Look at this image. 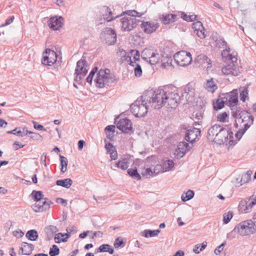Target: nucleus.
I'll return each mask as SVG.
<instances>
[{"label": "nucleus", "mask_w": 256, "mask_h": 256, "mask_svg": "<svg viewBox=\"0 0 256 256\" xmlns=\"http://www.w3.org/2000/svg\"><path fill=\"white\" fill-rule=\"evenodd\" d=\"M158 18L164 24L166 25L176 21L178 18L176 14H162L159 16Z\"/></svg>", "instance_id": "393cba45"}, {"label": "nucleus", "mask_w": 256, "mask_h": 256, "mask_svg": "<svg viewBox=\"0 0 256 256\" xmlns=\"http://www.w3.org/2000/svg\"><path fill=\"white\" fill-rule=\"evenodd\" d=\"M200 130L198 128H193L186 131L184 140L192 144L198 140V134L200 135Z\"/></svg>", "instance_id": "412c9836"}, {"label": "nucleus", "mask_w": 256, "mask_h": 256, "mask_svg": "<svg viewBox=\"0 0 256 256\" xmlns=\"http://www.w3.org/2000/svg\"><path fill=\"white\" fill-rule=\"evenodd\" d=\"M222 94L220 96V98L216 100V102H213V108L214 110H218L222 109L224 106L226 102L224 99L223 98Z\"/></svg>", "instance_id": "473e14b6"}, {"label": "nucleus", "mask_w": 256, "mask_h": 256, "mask_svg": "<svg viewBox=\"0 0 256 256\" xmlns=\"http://www.w3.org/2000/svg\"><path fill=\"white\" fill-rule=\"evenodd\" d=\"M232 138V132L222 128L213 141L219 144L228 142L230 145H232L233 140L231 139Z\"/></svg>", "instance_id": "f8f14e48"}, {"label": "nucleus", "mask_w": 256, "mask_h": 256, "mask_svg": "<svg viewBox=\"0 0 256 256\" xmlns=\"http://www.w3.org/2000/svg\"><path fill=\"white\" fill-rule=\"evenodd\" d=\"M134 74L136 76L139 77L142 76V70L141 66L139 64H136V66L134 68Z\"/></svg>", "instance_id": "4d7b16f0"}, {"label": "nucleus", "mask_w": 256, "mask_h": 256, "mask_svg": "<svg viewBox=\"0 0 256 256\" xmlns=\"http://www.w3.org/2000/svg\"><path fill=\"white\" fill-rule=\"evenodd\" d=\"M240 100L243 102H245L246 98L248 96V88L244 86L240 92Z\"/></svg>", "instance_id": "a18cd8bd"}, {"label": "nucleus", "mask_w": 256, "mask_h": 256, "mask_svg": "<svg viewBox=\"0 0 256 256\" xmlns=\"http://www.w3.org/2000/svg\"><path fill=\"white\" fill-rule=\"evenodd\" d=\"M98 252H108L110 254L114 253V250L111 246L108 244H103L98 248Z\"/></svg>", "instance_id": "e433bc0d"}, {"label": "nucleus", "mask_w": 256, "mask_h": 256, "mask_svg": "<svg viewBox=\"0 0 256 256\" xmlns=\"http://www.w3.org/2000/svg\"><path fill=\"white\" fill-rule=\"evenodd\" d=\"M130 54L132 56H134V60H138L140 59V54L139 52L136 50H132L130 52Z\"/></svg>", "instance_id": "13d9d810"}, {"label": "nucleus", "mask_w": 256, "mask_h": 256, "mask_svg": "<svg viewBox=\"0 0 256 256\" xmlns=\"http://www.w3.org/2000/svg\"><path fill=\"white\" fill-rule=\"evenodd\" d=\"M100 38L102 41L107 45H113L116 42V34L114 30L106 28L102 30Z\"/></svg>", "instance_id": "0eeeda50"}, {"label": "nucleus", "mask_w": 256, "mask_h": 256, "mask_svg": "<svg viewBox=\"0 0 256 256\" xmlns=\"http://www.w3.org/2000/svg\"><path fill=\"white\" fill-rule=\"evenodd\" d=\"M192 28L194 33H196L200 38L203 39L206 38L204 28L201 22L197 21L194 22L192 24Z\"/></svg>", "instance_id": "b1692460"}, {"label": "nucleus", "mask_w": 256, "mask_h": 256, "mask_svg": "<svg viewBox=\"0 0 256 256\" xmlns=\"http://www.w3.org/2000/svg\"><path fill=\"white\" fill-rule=\"evenodd\" d=\"M120 53L124 57V60L128 62H129V64L134 66V64L135 63V62H132V61L131 56H130L129 54H127L126 51L124 50L120 51Z\"/></svg>", "instance_id": "09e8293b"}, {"label": "nucleus", "mask_w": 256, "mask_h": 256, "mask_svg": "<svg viewBox=\"0 0 256 256\" xmlns=\"http://www.w3.org/2000/svg\"><path fill=\"white\" fill-rule=\"evenodd\" d=\"M152 92L154 105V109H160L162 106L175 108L180 102V96L176 87L172 86H164L162 89H158Z\"/></svg>", "instance_id": "f257e3e1"}, {"label": "nucleus", "mask_w": 256, "mask_h": 256, "mask_svg": "<svg viewBox=\"0 0 256 256\" xmlns=\"http://www.w3.org/2000/svg\"><path fill=\"white\" fill-rule=\"evenodd\" d=\"M194 193L192 190H188L186 193L182 195V200L186 202L192 199L194 196Z\"/></svg>", "instance_id": "79ce46f5"}, {"label": "nucleus", "mask_w": 256, "mask_h": 256, "mask_svg": "<svg viewBox=\"0 0 256 256\" xmlns=\"http://www.w3.org/2000/svg\"><path fill=\"white\" fill-rule=\"evenodd\" d=\"M184 94H186V97L188 100H192L194 96V84L190 82L187 84L184 88Z\"/></svg>", "instance_id": "bb28decb"}, {"label": "nucleus", "mask_w": 256, "mask_h": 256, "mask_svg": "<svg viewBox=\"0 0 256 256\" xmlns=\"http://www.w3.org/2000/svg\"><path fill=\"white\" fill-rule=\"evenodd\" d=\"M128 160L127 158H123L116 163V166L122 170H126L128 168Z\"/></svg>", "instance_id": "c9c22d12"}, {"label": "nucleus", "mask_w": 256, "mask_h": 256, "mask_svg": "<svg viewBox=\"0 0 256 256\" xmlns=\"http://www.w3.org/2000/svg\"><path fill=\"white\" fill-rule=\"evenodd\" d=\"M216 46L219 48H224V47H227V42L223 39L220 38L216 40Z\"/></svg>", "instance_id": "5fc2aeb1"}, {"label": "nucleus", "mask_w": 256, "mask_h": 256, "mask_svg": "<svg viewBox=\"0 0 256 256\" xmlns=\"http://www.w3.org/2000/svg\"><path fill=\"white\" fill-rule=\"evenodd\" d=\"M30 137L31 138L36 140H42V136L38 133L34 132H32V133H30Z\"/></svg>", "instance_id": "6e6d98bb"}, {"label": "nucleus", "mask_w": 256, "mask_h": 256, "mask_svg": "<svg viewBox=\"0 0 256 256\" xmlns=\"http://www.w3.org/2000/svg\"><path fill=\"white\" fill-rule=\"evenodd\" d=\"M222 56L226 62H236L238 61L236 53L234 52L230 53V48L228 47H226V49L222 51Z\"/></svg>", "instance_id": "4be33fe9"}, {"label": "nucleus", "mask_w": 256, "mask_h": 256, "mask_svg": "<svg viewBox=\"0 0 256 256\" xmlns=\"http://www.w3.org/2000/svg\"><path fill=\"white\" fill-rule=\"evenodd\" d=\"M252 174V170H248L246 174H243L240 182H238V186H241L243 184L249 182L251 179V176Z\"/></svg>", "instance_id": "7c9ffc66"}, {"label": "nucleus", "mask_w": 256, "mask_h": 256, "mask_svg": "<svg viewBox=\"0 0 256 256\" xmlns=\"http://www.w3.org/2000/svg\"><path fill=\"white\" fill-rule=\"evenodd\" d=\"M56 185L65 188H69L72 184V180L69 178L64 180H58L56 181Z\"/></svg>", "instance_id": "2f4dec72"}, {"label": "nucleus", "mask_w": 256, "mask_h": 256, "mask_svg": "<svg viewBox=\"0 0 256 256\" xmlns=\"http://www.w3.org/2000/svg\"><path fill=\"white\" fill-rule=\"evenodd\" d=\"M174 58L178 65L186 66L190 64L192 61L191 54L189 52L182 50L176 52L174 56Z\"/></svg>", "instance_id": "6e6552de"}, {"label": "nucleus", "mask_w": 256, "mask_h": 256, "mask_svg": "<svg viewBox=\"0 0 256 256\" xmlns=\"http://www.w3.org/2000/svg\"><path fill=\"white\" fill-rule=\"evenodd\" d=\"M32 124H34V127L35 129L39 130L46 131V129L43 126L38 124L36 122L33 121Z\"/></svg>", "instance_id": "e2e57ef3"}, {"label": "nucleus", "mask_w": 256, "mask_h": 256, "mask_svg": "<svg viewBox=\"0 0 256 256\" xmlns=\"http://www.w3.org/2000/svg\"><path fill=\"white\" fill-rule=\"evenodd\" d=\"M57 54L53 50L46 48L43 53L42 63L44 65L52 66L56 62Z\"/></svg>", "instance_id": "4468645a"}, {"label": "nucleus", "mask_w": 256, "mask_h": 256, "mask_svg": "<svg viewBox=\"0 0 256 256\" xmlns=\"http://www.w3.org/2000/svg\"><path fill=\"white\" fill-rule=\"evenodd\" d=\"M7 133L8 134H13L16 136L22 137V134L20 128H16L12 130L8 131Z\"/></svg>", "instance_id": "603ef678"}, {"label": "nucleus", "mask_w": 256, "mask_h": 256, "mask_svg": "<svg viewBox=\"0 0 256 256\" xmlns=\"http://www.w3.org/2000/svg\"><path fill=\"white\" fill-rule=\"evenodd\" d=\"M198 58L200 60L206 62L208 65H211L210 60L204 54H200L198 56Z\"/></svg>", "instance_id": "052dcab7"}, {"label": "nucleus", "mask_w": 256, "mask_h": 256, "mask_svg": "<svg viewBox=\"0 0 256 256\" xmlns=\"http://www.w3.org/2000/svg\"><path fill=\"white\" fill-rule=\"evenodd\" d=\"M26 236L30 240L35 241L38 239V234L36 230H30L26 232Z\"/></svg>", "instance_id": "f704fd0d"}, {"label": "nucleus", "mask_w": 256, "mask_h": 256, "mask_svg": "<svg viewBox=\"0 0 256 256\" xmlns=\"http://www.w3.org/2000/svg\"><path fill=\"white\" fill-rule=\"evenodd\" d=\"M236 228L238 229V232L241 236H249L256 232V222H254L251 220H248L241 222L234 230H236Z\"/></svg>", "instance_id": "423d86ee"}, {"label": "nucleus", "mask_w": 256, "mask_h": 256, "mask_svg": "<svg viewBox=\"0 0 256 256\" xmlns=\"http://www.w3.org/2000/svg\"><path fill=\"white\" fill-rule=\"evenodd\" d=\"M248 129V126H246V128L243 126L242 127V128L239 129V130L235 134L236 138L238 140H240L243 134L245 133V132L246 131V130Z\"/></svg>", "instance_id": "de8ad7c7"}, {"label": "nucleus", "mask_w": 256, "mask_h": 256, "mask_svg": "<svg viewBox=\"0 0 256 256\" xmlns=\"http://www.w3.org/2000/svg\"><path fill=\"white\" fill-rule=\"evenodd\" d=\"M228 116V114L226 112H222L218 116V120L222 122H226V118Z\"/></svg>", "instance_id": "0e129e2a"}, {"label": "nucleus", "mask_w": 256, "mask_h": 256, "mask_svg": "<svg viewBox=\"0 0 256 256\" xmlns=\"http://www.w3.org/2000/svg\"><path fill=\"white\" fill-rule=\"evenodd\" d=\"M54 203L48 199L36 201V203L32 206V210L36 212H42L48 210Z\"/></svg>", "instance_id": "f3484780"}, {"label": "nucleus", "mask_w": 256, "mask_h": 256, "mask_svg": "<svg viewBox=\"0 0 256 256\" xmlns=\"http://www.w3.org/2000/svg\"><path fill=\"white\" fill-rule=\"evenodd\" d=\"M122 24V29L124 31H130L136 28L140 20L135 17L125 16L120 20Z\"/></svg>", "instance_id": "ddd939ff"}, {"label": "nucleus", "mask_w": 256, "mask_h": 256, "mask_svg": "<svg viewBox=\"0 0 256 256\" xmlns=\"http://www.w3.org/2000/svg\"><path fill=\"white\" fill-rule=\"evenodd\" d=\"M31 196H32L34 202L47 199L46 198H44V194L42 191L33 190L31 194Z\"/></svg>", "instance_id": "58836bf2"}, {"label": "nucleus", "mask_w": 256, "mask_h": 256, "mask_svg": "<svg viewBox=\"0 0 256 256\" xmlns=\"http://www.w3.org/2000/svg\"><path fill=\"white\" fill-rule=\"evenodd\" d=\"M160 24L156 21L142 22L140 27L144 33L151 34L155 32L160 27Z\"/></svg>", "instance_id": "a211bd4d"}, {"label": "nucleus", "mask_w": 256, "mask_h": 256, "mask_svg": "<svg viewBox=\"0 0 256 256\" xmlns=\"http://www.w3.org/2000/svg\"><path fill=\"white\" fill-rule=\"evenodd\" d=\"M98 71V68L94 67L90 72L88 76L86 78V82L88 83L91 84L92 80L93 77L95 74L96 72Z\"/></svg>", "instance_id": "8fccbe9b"}, {"label": "nucleus", "mask_w": 256, "mask_h": 256, "mask_svg": "<svg viewBox=\"0 0 256 256\" xmlns=\"http://www.w3.org/2000/svg\"><path fill=\"white\" fill-rule=\"evenodd\" d=\"M174 166V162L172 160H167L164 161L162 163V170L163 172H168L173 168Z\"/></svg>", "instance_id": "72a5a7b5"}, {"label": "nucleus", "mask_w": 256, "mask_h": 256, "mask_svg": "<svg viewBox=\"0 0 256 256\" xmlns=\"http://www.w3.org/2000/svg\"><path fill=\"white\" fill-rule=\"evenodd\" d=\"M13 235L17 238H20L24 235V233L22 230H14Z\"/></svg>", "instance_id": "774afa93"}, {"label": "nucleus", "mask_w": 256, "mask_h": 256, "mask_svg": "<svg viewBox=\"0 0 256 256\" xmlns=\"http://www.w3.org/2000/svg\"><path fill=\"white\" fill-rule=\"evenodd\" d=\"M58 230L57 227L54 226L50 225L44 228L46 240L48 241L52 240L54 234L56 233Z\"/></svg>", "instance_id": "cd10ccee"}, {"label": "nucleus", "mask_w": 256, "mask_h": 256, "mask_svg": "<svg viewBox=\"0 0 256 256\" xmlns=\"http://www.w3.org/2000/svg\"><path fill=\"white\" fill-rule=\"evenodd\" d=\"M121 14L122 16L126 14L128 15V16H132L135 18H136V16L140 17L142 15V14H140L139 12H138L135 10H126L124 12H122V13Z\"/></svg>", "instance_id": "37998d69"}, {"label": "nucleus", "mask_w": 256, "mask_h": 256, "mask_svg": "<svg viewBox=\"0 0 256 256\" xmlns=\"http://www.w3.org/2000/svg\"><path fill=\"white\" fill-rule=\"evenodd\" d=\"M128 174L132 178L136 180H140L141 179V176L140 174L138 173L137 169L136 168H128L127 170Z\"/></svg>", "instance_id": "4c0bfd02"}, {"label": "nucleus", "mask_w": 256, "mask_h": 256, "mask_svg": "<svg viewBox=\"0 0 256 256\" xmlns=\"http://www.w3.org/2000/svg\"><path fill=\"white\" fill-rule=\"evenodd\" d=\"M248 202L247 200H241L239 204L240 210L244 213H248L252 210L253 206L256 204V196L253 198L248 204Z\"/></svg>", "instance_id": "5701e85b"}, {"label": "nucleus", "mask_w": 256, "mask_h": 256, "mask_svg": "<svg viewBox=\"0 0 256 256\" xmlns=\"http://www.w3.org/2000/svg\"><path fill=\"white\" fill-rule=\"evenodd\" d=\"M120 16L122 14L116 15L109 7L104 6L99 11V14L96 19L97 24L98 26L104 24L106 22H111Z\"/></svg>", "instance_id": "39448f33"}, {"label": "nucleus", "mask_w": 256, "mask_h": 256, "mask_svg": "<svg viewBox=\"0 0 256 256\" xmlns=\"http://www.w3.org/2000/svg\"><path fill=\"white\" fill-rule=\"evenodd\" d=\"M150 90H146L142 95L138 98L130 106L131 112L134 115L138 118L144 116L148 112L149 106L154 108V100Z\"/></svg>", "instance_id": "f03ea898"}, {"label": "nucleus", "mask_w": 256, "mask_h": 256, "mask_svg": "<svg viewBox=\"0 0 256 256\" xmlns=\"http://www.w3.org/2000/svg\"><path fill=\"white\" fill-rule=\"evenodd\" d=\"M226 242L222 243L220 246H218L215 250H214V253L218 255L219 254L222 250L224 248V246H225Z\"/></svg>", "instance_id": "69168bd1"}, {"label": "nucleus", "mask_w": 256, "mask_h": 256, "mask_svg": "<svg viewBox=\"0 0 256 256\" xmlns=\"http://www.w3.org/2000/svg\"><path fill=\"white\" fill-rule=\"evenodd\" d=\"M223 98L224 99L226 104L234 108L238 102V92L237 90H234L232 91L222 94ZM236 107H235L236 108Z\"/></svg>", "instance_id": "dca6fc26"}, {"label": "nucleus", "mask_w": 256, "mask_h": 256, "mask_svg": "<svg viewBox=\"0 0 256 256\" xmlns=\"http://www.w3.org/2000/svg\"><path fill=\"white\" fill-rule=\"evenodd\" d=\"M14 18V16H12L10 18H8L6 20V22L4 24H2L1 26L4 27V26H8L9 24H11L13 22Z\"/></svg>", "instance_id": "338daca9"}, {"label": "nucleus", "mask_w": 256, "mask_h": 256, "mask_svg": "<svg viewBox=\"0 0 256 256\" xmlns=\"http://www.w3.org/2000/svg\"><path fill=\"white\" fill-rule=\"evenodd\" d=\"M34 248V246L32 244L24 242L22 244L20 250L23 254L29 255L32 253Z\"/></svg>", "instance_id": "c85d7f7f"}, {"label": "nucleus", "mask_w": 256, "mask_h": 256, "mask_svg": "<svg viewBox=\"0 0 256 256\" xmlns=\"http://www.w3.org/2000/svg\"><path fill=\"white\" fill-rule=\"evenodd\" d=\"M232 116L236 118L235 126L236 128L238 127V123L240 127L246 128L248 126V128L253 124L254 117L246 110H242L240 108H232Z\"/></svg>", "instance_id": "7ed1b4c3"}, {"label": "nucleus", "mask_w": 256, "mask_h": 256, "mask_svg": "<svg viewBox=\"0 0 256 256\" xmlns=\"http://www.w3.org/2000/svg\"><path fill=\"white\" fill-rule=\"evenodd\" d=\"M226 65L222 67V72L224 75L238 76L242 71V66L238 65V62H226Z\"/></svg>", "instance_id": "9d476101"}, {"label": "nucleus", "mask_w": 256, "mask_h": 256, "mask_svg": "<svg viewBox=\"0 0 256 256\" xmlns=\"http://www.w3.org/2000/svg\"><path fill=\"white\" fill-rule=\"evenodd\" d=\"M60 166L61 168L60 170L62 173L65 172L67 170V166H68V159L60 155Z\"/></svg>", "instance_id": "ea45409f"}, {"label": "nucleus", "mask_w": 256, "mask_h": 256, "mask_svg": "<svg viewBox=\"0 0 256 256\" xmlns=\"http://www.w3.org/2000/svg\"><path fill=\"white\" fill-rule=\"evenodd\" d=\"M190 148L191 147L187 142H180L178 148L175 150L174 155L177 158H180L183 157L190 150Z\"/></svg>", "instance_id": "aec40b11"}, {"label": "nucleus", "mask_w": 256, "mask_h": 256, "mask_svg": "<svg viewBox=\"0 0 256 256\" xmlns=\"http://www.w3.org/2000/svg\"><path fill=\"white\" fill-rule=\"evenodd\" d=\"M204 88L208 92L212 93L214 92L218 88L217 86L214 82L212 78L206 80V82L204 85Z\"/></svg>", "instance_id": "c756f323"}, {"label": "nucleus", "mask_w": 256, "mask_h": 256, "mask_svg": "<svg viewBox=\"0 0 256 256\" xmlns=\"http://www.w3.org/2000/svg\"><path fill=\"white\" fill-rule=\"evenodd\" d=\"M115 80L114 76L112 75L110 73V70L108 68L105 70L100 69L94 80L96 86L100 88L110 86Z\"/></svg>", "instance_id": "20e7f679"}, {"label": "nucleus", "mask_w": 256, "mask_h": 256, "mask_svg": "<svg viewBox=\"0 0 256 256\" xmlns=\"http://www.w3.org/2000/svg\"><path fill=\"white\" fill-rule=\"evenodd\" d=\"M64 236H66V237L60 240V241L62 242H66L68 239V238L70 236V234L66 233V234H62L61 232L58 234L54 237V240L56 242H59V241H56V240L60 239V236L61 237H64Z\"/></svg>", "instance_id": "49530a36"}, {"label": "nucleus", "mask_w": 256, "mask_h": 256, "mask_svg": "<svg viewBox=\"0 0 256 256\" xmlns=\"http://www.w3.org/2000/svg\"><path fill=\"white\" fill-rule=\"evenodd\" d=\"M60 253V249L56 245L54 244L50 248L49 254L50 256H56Z\"/></svg>", "instance_id": "c03bdc74"}, {"label": "nucleus", "mask_w": 256, "mask_h": 256, "mask_svg": "<svg viewBox=\"0 0 256 256\" xmlns=\"http://www.w3.org/2000/svg\"><path fill=\"white\" fill-rule=\"evenodd\" d=\"M64 18L62 16H54L50 18L48 25L50 28L54 30H59L63 26Z\"/></svg>", "instance_id": "6ab92c4d"}, {"label": "nucleus", "mask_w": 256, "mask_h": 256, "mask_svg": "<svg viewBox=\"0 0 256 256\" xmlns=\"http://www.w3.org/2000/svg\"><path fill=\"white\" fill-rule=\"evenodd\" d=\"M222 128V127L218 124H214L210 127L208 132V138L214 140Z\"/></svg>", "instance_id": "a878e982"}, {"label": "nucleus", "mask_w": 256, "mask_h": 256, "mask_svg": "<svg viewBox=\"0 0 256 256\" xmlns=\"http://www.w3.org/2000/svg\"><path fill=\"white\" fill-rule=\"evenodd\" d=\"M107 152L110 153V152L114 150L116 148L110 142L106 143L104 146Z\"/></svg>", "instance_id": "bf43d9fd"}, {"label": "nucleus", "mask_w": 256, "mask_h": 256, "mask_svg": "<svg viewBox=\"0 0 256 256\" xmlns=\"http://www.w3.org/2000/svg\"><path fill=\"white\" fill-rule=\"evenodd\" d=\"M142 58L150 64H155L159 61L160 54L156 50L146 48L142 52Z\"/></svg>", "instance_id": "1a4fd4ad"}, {"label": "nucleus", "mask_w": 256, "mask_h": 256, "mask_svg": "<svg viewBox=\"0 0 256 256\" xmlns=\"http://www.w3.org/2000/svg\"><path fill=\"white\" fill-rule=\"evenodd\" d=\"M124 243V242L122 240H120V238L118 237L116 239L114 245V248H117L120 246Z\"/></svg>", "instance_id": "680f3d73"}, {"label": "nucleus", "mask_w": 256, "mask_h": 256, "mask_svg": "<svg viewBox=\"0 0 256 256\" xmlns=\"http://www.w3.org/2000/svg\"><path fill=\"white\" fill-rule=\"evenodd\" d=\"M116 127L122 132L130 134L133 133L132 122L126 118H120L118 120Z\"/></svg>", "instance_id": "2eb2a0df"}, {"label": "nucleus", "mask_w": 256, "mask_h": 256, "mask_svg": "<svg viewBox=\"0 0 256 256\" xmlns=\"http://www.w3.org/2000/svg\"><path fill=\"white\" fill-rule=\"evenodd\" d=\"M160 230L158 229L156 230H145L143 233L144 234L143 235L145 238L148 237H153L156 236L160 232Z\"/></svg>", "instance_id": "a19ab883"}, {"label": "nucleus", "mask_w": 256, "mask_h": 256, "mask_svg": "<svg viewBox=\"0 0 256 256\" xmlns=\"http://www.w3.org/2000/svg\"><path fill=\"white\" fill-rule=\"evenodd\" d=\"M88 71L86 60L82 59L78 61L74 72V74L76 75L74 80L76 82L80 81L86 76Z\"/></svg>", "instance_id": "9b49d317"}, {"label": "nucleus", "mask_w": 256, "mask_h": 256, "mask_svg": "<svg viewBox=\"0 0 256 256\" xmlns=\"http://www.w3.org/2000/svg\"><path fill=\"white\" fill-rule=\"evenodd\" d=\"M172 62V59L170 58H167L162 60V65L164 68L171 66Z\"/></svg>", "instance_id": "864d4df0"}, {"label": "nucleus", "mask_w": 256, "mask_h": 256, "mask_svg": "<svg viewBox=\"0 0 256 256\" xmlns=\"http://www.w3.org/2000/svg\"><path fill=\"white\" fill-rule=\"evenodd\" d=\"M232 218V212L230 211L227 213H225L223 215L224 222L226 224L228 223Z\"/></svg>", "instance_id": "3c124183"}]
</instances>
